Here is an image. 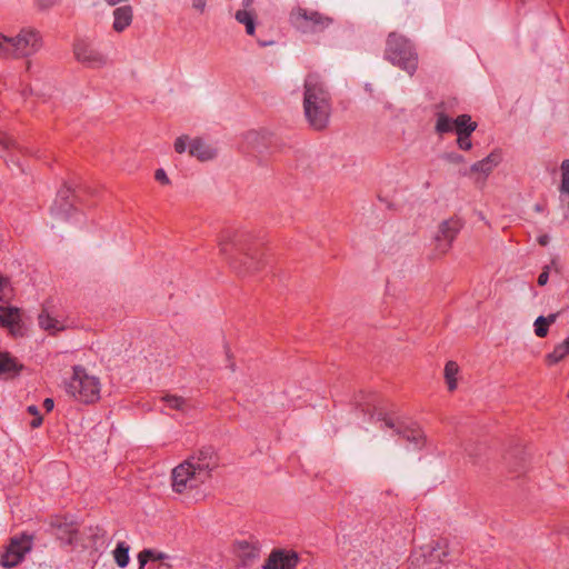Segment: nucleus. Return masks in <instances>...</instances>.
I'll use <instances>...</instances> for the list:
<instances>
[{"label": "nucleus", "mask_w": 569, "mask_h": 569, "mask_svg": "<svg viewBox=\"0 0 569 569\" xmlns=\"http://www.w3.org/2000/svg\"><path fill=\"white\" fill-rule=\"evenodd\" d=\"M220 254L240 277H247L261 270L264 266V249L261 243L240 230L226 229L218 238Z\"/></svg>", "instance_id": "f257e3e1"}, {"label": "nucleus", "mask_w": 569, "mask_h": 569, "mask_svg": "<svg viewBox=\"0 0 569 569\" xmlns=\"http://www.w3.org/2000/svg\"><path fill=\"white\" fill-rule=\"evenodd\" d=\"M218 457L211 446L193 451L171 470V488L178 495H187L199 489L212 477L218 467Z\"/></svg>", "instance_id": "f03ea898"}, {"label": "nucleus", "mask_w": 569, "mask_h": 569, "mask_svg": "<svg viewBox=\"0 0 569 569\" xmlns=\"http://www.w3.org/2000/svg\"><path fill=\"white\" fill-rule=\"evenodd\" d=\"M332 110L331 96L322 79L317 73H309L305 80L303 111L309 126L317 130H325L330 120Z\"/></svg>", "instance_id": "7ed1b4c3"}, {"label": "nucleus", "mask_w": 569, "mask_h": 569, "mask_svg": "<svg viewBox=\"0 0 569 569\" xmlns=\"http://www.w3.org/2000/svg\"><path fill=\"white\" fill-rule=\"evenodd\" d=\"M101 385L96 376H91L81 366H74L72 376L66 381V392L82 403H93L100 398Z\"/></svg>", "instance_id": "20e7f679"}, {"label": "nucleus", "mask_w": 569, "mask_h": 569, "mask_svg": "<svg viewBox=\"0 0 569 569\" xmlns=\"http://www.w3.org/2000/svg\"><path fill=\"white\" fill-rule=\"evenodd\" d=\"M385 58L409 74H413L418 68V53L412 42L395 32L388 36Z\"/></svg>", "instance_id": "39448f33"}, {"label": "nucleus", "mask_w": 569, "mask_h": 569, "mask_svg": "<svg viewBox=\"0 0 569 569\" xmlns=\"http://www.w3.org/2000/svg\"><path fill=\"white\" fill-rule=\"evenodd\" d=\"M289 20L292 27L303 34L321 33L335 22L332 17L303 7L293 8Z\"/></svg>", "instance_id": "423d86ee"}, {"label": "nucleus", "mask_w": 569, "mask_h": 569, "mask_svg": "<svg viewBox=\"0 0 569 569\" xmlns=\"http://www.w3.org/2000/svg\"><path fill=\"white\" fill-rule=\"evenodd\" d=\"M10 38L13 59L30 58L38 53L43 46L40 31L33 27H23Z\"/></svg>", "instance_id": "0eeeda50"}, {"label": "nucleus", "mask_w": 569, "mask_h": 569, "mask_svg": "<svg viewBox=\"0 0 569 569\" xmlns=\"http://www.w3.org/2000/svg\"><path fill=\"white\" fill-rule=\"evenodd\" d=\"M448 545L446 540H439L433 545L420 548L419 551L412 552L410 556L411 565L422 569H440L441 565L447 561Z\"/></svg>", "instance_id": "6e6552de"}, {"label": "nucleus", "mask_w": 569, "mask_h": 569, "mask_svg": "<svg viewBox=\"0 0 569 569\" xmlns=\"http://www.w3.org/2000/svg\"><path fill=\"white\" fill-rule=\"evenodd\" d=\"M462 227L463 220L457 216L443 220L439 224L438 231L433 238L436 243L435 250L437 254L442 256L450 250Z\"/></svg>", "instance_id": "1a4fd4ad"}, {"label": "nucleus", "mask_w": 569, "mask_h": 569, "mask_svg": "<svg viewBox=\"0 0 569 569\" xmlns=\"http://www.w3.org/2000/svg\"><path fill=\"white\" fill-rule=\"evenodd\" d=\"M32 539L30 536L21 535L11 538L4 552L1 555L0 565L4 568H13L18 566L24 558L26 553L31 550Z\"/></svg>", "instance_id": "9d476101"}, {"label": "nucleus", "mask_w": 569, "mask_h": 569, "mask_svg": "<svg viewBox=\"0 0 569 569\" xmlns=\"http://www.w3.org/2000/svg\"><path fill=\"white\" fill-rule=\"evenodd\" d=\"M77 61L89 68H100L107 63V58L86 40H77L73 46Z\"/></svg>", "instance_id": "9b49d317"}, {"label": "nucleus", "mask_w": 569, "mask_h": 569, "mask_svg": "<svg viewBox=\"0 0 569 569\" xmlns=\"http://www.w3.org/2000/svg\"><path fill=\"white\" fill-rule=\"evenodd\" d=\"M378 420H381L386 428L393 429L397 435L412 443L415 448L420 449L425 445V436L418 426L396 425L391 418L382 416L381 413H379Z\"/></svg>", "instance_id": "f8f14e48"}, {"label": "nucleus", "mask_w": 569, "mask_h": 569, "mask_svg": "<svg viewBox=\"0 0 569 569\" xmlns=\"http://www.w3.org/2000/svg\"><path fill=\"white\" fill-rule=\"evenodd\" d=\"M299 555L293 550L274 549L267 558L263 569H296Z\"/></svg>", "instance_id": "ddd939ff"}, {"label": "nucleus", "mask_w": 569, "mask_h": 569, "mask_svg": "<svg viewBox=\"0 0 569 569\" xmlns=\"http://www.w3.org/2000/svg\"><path fill=\"white\" fill-rule=\"evenodd\" d=\"M71 193L72 191L69 187H63L58 191L57 198L51 208V212L58 219L67 220L71 216V212L74 210L73 203L69 201Z\"/></svg>", "instance_id": "4468645a"}, {"label": "nucleus", "mask_w": 569, "mask_h": 569, "mask_svg": "<svg viewBox=\"0 0 569 569\" xmlns=\"http://www.w3.org/2000/svg\"><path fill=\"white\" fill-rule=\"evenodd\" d=\"M189 153L200 161H208L216 157V150L202 139L194 138L189 142Z\"/></svg>", "instance_id": "2eb2a0df"}, {"label": "nucleus", "mask_w": 569, "mask_h": 569, "mask_svg": "<svg viewBox=\"0 0 569 569\" xmlns=\"http://www.w3.org/2000/svg\"><path fill=\"white\" fill-rule=\"evenodd\" d=\"M113 24L112 28L117 32H122L124 29H127L133 18V11L131 6H122L113 11Z\"/></svg>", "instance_id": "dca6fc26"}, {"label": "nucleus", "mask_w": 569, "mask_h": 569, "mask_svg": "<svg viewBox=\"0 0 569 569\" xmlns=\"http://www.w3.org/2000/svg\"><path fill=\"white\" fill-rule=\"evenodd\" d=\"M20 313L18 308L0 306V323L10 329L13 335L19 330Z\"/></svg>", "instance_id": "f3484780"}, {"label": "nucleus", "mask_w": 569, "mask_h": 569, "mask_svg": "<svg viewBox=\"0 0 569 569\" xmlns=\"http://www.w3.org/2000/svg\"><path fill=\"white\" fill-rule=\"evenodd\" d=\"M569 356V336L560 343L555 346L553 350L545 356L548 366H553Z\"/></svg>", "instance_id": "a211bd4d"}, {"label": "nucleus", "mask_w": 569, "mask_h": 569, "mask_svg": "<svg viewBox=\"0 0 569 569\" xmlns=\"http://www.w3.org/2000/svg\"><path fill=\"white\" fill-rule=\"evenodd\" d=\"M499 162H500V157L492 152L489 156H487L485 159L475 162L470 167V170L472 172H481L485 176H488L493 170V168L498 166Z\"/></svg>", "instance_id": "6ab92c4d"}, {"label": "nucleus", "mask_w": 569, "mask_h": 569, "mask_svg": "<svg viewBox=\"0 0 569 569\" xmlns=\"http://www.w3.org/2000/svg\"><path fill=\"white\" fill-rule=\"evenodd\" d=\"M453 132L457 136L472 133L477 129V122L472 121L469 114H460L455 119Z\"/></svg>", "instance_id": "aec40b11"}, {"label": "nucleus", "mask_w": 569, "mask_h": 569, "mask_svg": "<svg viewBox=\"0 0 569 569\" xmlns=\"http://www.w3.org/2000/svg\"><path fill=\"white\" fill-rule=\"evenodd\" d=\"M160 399L167 405L169 409L177 410L180 412H187L192 408L191 403L180 396L166 395Z\"/></svg>", "instance_id": "412c9836"}, {"label": "nucleus", "mask_w": 569, "mask_h": 569, "mask_svg": "<svg viewBox=\"0 0 569 569\" xmlns=\"http://www.w3.org/2000/svg\"><path fill=\"white\" fill-rule=\"evenodd\" d=\"M455 119L450 118L443 111L436 113L435 131L437 134L442 136L445 133L453 132Z\"/></svg>", "instance_id": "4be33fe9"}, {"label": "nucleus", "mask_w": 569, "mask_h": 569, "mask_svg": "<svg viewBox=\"0 0 569 569\" xmlns=\"http://www.w3.org/2000/svg\"><path fill=\"white\" fill-rule=\"evenodd\" d=\"M7 151L10 153L28 152V150L26 148H22L16 140H13L6 132L0 130V154H2L3 152H7Z\"/></svg>", "instance_id": "5701e85b"}, {"label": "nucleus", "mask_w": 569, "mask_h": 569, "mask_svg": "<svg viewBox=\"0 0 569 569\" xmlns=\"http://www.w3.org/2000/svg\"><path fill=\"white\" fill-rule=\"evenodd\" d=\"M557 317L558 313H551L548 317L539 316L533 323L536 336L545 338L548 335L549 326L556 322Z\"/></svg>", "instance_id": "b1692460"}, {"label": "nucleus", "mask_w": 569, "mask_h": 569, "mask_svg": "<svg viewBox=\"0 0 569 569\" xmlns=\"http://www.w3.org/2000/svg\"><path fill=\"white\" fill-rule=\"evenodd\" d=\"M130 547L124 541H119L112 551L113 559L120 568H126L130 561L129 557Z\"/></svg>", "instance_id": "393cba45"}, {"label": "nucleus", "mask_w": 569, "mask_h": 569, "mask_svg": "<svg viewBox=\"0 0 569 569\" xmlns=\"http://www.w3.org/2000/svg\"><path fill=\"white\" fill-rule=\"evenodd\" d=\"M166 558L167 556L163 552L153 549H143L138 553L139 569H144V566L149 561H161Z\"/></svg>", "instance_id": "a878e982"}, {"label": "nucleus", "mask_w": 569, "mask_h": 569, "mask_svg": "<svg viewBox=\"0 0 569 569\" xmlns=\"http://www.w3.org/2000/svg\"><path fill=\"white\" fill-rule=\"evenodd\" d=\"M234 18H236V20L239 23L244 24L246 32L249 36H253L254 34L256 23H254V17H253L251 11H249V10H238L236 12Z\"/></svg>", "instance_id": "bb28decb"}, {"label": "nucleus", "mask_w": 569, "mask_h": 569, "mask_svg": "<svg viewBox=\"0 0 569 569\" xmlns=\"http://www.w3.org/2000/svg\"><path fill=\"white\" fill-rule=\"evenodd\" d=\"M459 372V366L455 361H448L445 366V379L449 391H453L457 388V375Z\"/></svg>", "instance_id": "cd10ccee"}, {"label": "nucleus", "mask_w": 569, "mask_h": 569, "mask_svg": "<svg viewBox=\"0 0 569 569\" xmlns=\"http://www.w3.org/2000/svg\"><path fill=\"white\" fill-rule=\"evenodd\" d=\"M39 325L46 331L54 332L62 329L60 322L50 317L44 310L39 315Z\"/></svg>", "instance_id": "c85d7f7f"}, {"label": "nucleus", "mask_w": 569, "mask_h": 569, "mask_svg": "<svg viewBox=\"0 0 569 569\" xmlns=\"http://www.w3.org/2000/svg\"><path fill=\"white\" fill-rule=\"evenodd\" d=\"M18 370L17 360L8 352H0V373L17 372Z\"/></svg>", "instance_id": "c756f323"}, {"label": "nucleus", "mask_w": 569, "mask_h": 569, "mask_svg": "<svg viewBox=\"0 0 569 569\" xmlns=\"http://www.w3.org/2000/svg\"><path fill=\"white\" fill-rule=\"evenodd\" d=\"M11 38L0 32V59H13L11 49Z\"/></svg>", "instance_id": "7c9ffc66"}, {"label": "nucleus", "mask_w": 569, "mask_h": 569, "mask_svg": "<svg viewBox=\"0 0 569 569\" xmlns=\"http://www.w3.org/2000/svg\"><path fill=\"white\" fill-rule=\"evenodd\" d=\"M472 133H463L461 136H457V144L459 149L468 151L472 148L471 137Z\"/></svg>", "instance_id": "2f4dec72"}, {"label": "nucleus", "mask_w": 569, "mask_h": 569, "mask_svg": "<svg viewBox=\"0 0 569 569\" xmlns=\"http://www.w3.org/2000/svg\"><path fill=\"white\" fill-rule=\"evenodd\" d=\"M189 138L187 136L178 137L174 141V150L178 153H183L187 150Z\"/></svg>", "instance_id": "473e14b6"}, {"label": "nucleus", "mask_w": 569, "mask_h": 569, "mask_svg": "<svg viewBox=\"0 0 569 569\" xmlns=\"http://www.w3.org/2000/svg\"><path fill=\"white\" fill-rule=\"evenodd\" d=\"M154 179L162 183V184H169L170 180L163 169H157L154 172Z\"/></svg>", "instance_id": "72a5a7b5"}, {"label": "nucleus", "mask_w": 569, "mask_h": 569, "mask_svg": "<svg viewBox=\"0 0 569 569\" xmlns=\"http://www.w3.org/2000/svg\"><path fill=\"white\" fill-rule=\"evenodd\" d=\"M549 280V268H546L538 277L537 284H547Z\"/></svg>", "instance_id": "f704fd0d"}, {"label": "nucleus", "mask_w": 569, "mask_h": 569, "mask_svg": "<svg viewBox=\"0 0 569 569\" xmlns=\"http://www.w3.org/2000/svg\"><path fill=\"white\" fill-rule=\"evenodd\" d=\"M206 2L207 0H192V7L202 13L206 9Z\"/></svg>", "instance_id": "c9c22d12"}, {"label": "nucleus", "mask_w": 569, "mask_h": 569, "mask_svg": "<svg viewBox=\"0 0 569 569\" xmlns=\"http://www.w3.org/2000/svg\"><path fill=\"white\" fill-rule=\"evenodd\" d=\"M54 407V402L51 398H46L44 401H43V408L46 409V411H51Z\"/></svg>", "instance_id": "e433bc0d"}, {"label": "nucleus", "mask_w": 569, "mask_h": 569, "mask_svg": "<svg viewBox=\"0 0 569 569\" xmlns=\"http://www.w3.org/2000/svg\"><path fill=\"white\" fill-rule=\"evenodd\" d=\"M41 423H42V417L39 415L33 418V420L31 421L30 425L32 428H38L41 426Z\"/></svg>", "instance_id": "4c0bfd02"}, {"label": "nucleus", "mask_w": 569, "mask_h": 569, "mask_svg": "<svg viewBox=\"0 0 569 569\" xmlns=\"http://www.w3.org/2000/svg\"><path fill=\"white\" fill-rule=\"evenodd\" d=\"M38 2L42 8H49L53 6L54 0H38Z\"/></svg>", "instance_id": "58836bf2"}, {"label": "nucleus", "mask_w": 569, "mask_h": 569, "mask_svg": "<svg viewBox=\"0 0 569 569\" xmlns=\"http://www.w3.org/2000/svg\"><path fill=\"white\" fill-rule=\"evenodd\" d=\"M448 159H449V160H451V161H453V162H460V161H462V157H461L460 154H453V153H452V154H449V156H448Z\"/></svg>", "instance_id": "ea45409f"}, {"label": "nucleus", "mask_w": 569, "mask_h": 569, "mask_svg": "<svg viewBox=\"0 0 569 569\" xmlns=\"http://www.w3.org/2000/svg\"><path fill=\"white\" fill-rule=\"evenodd\" d=\"M28 411H29V413H31L34 417L39 416V410H38V408L36 406H29L28 407Z\"/></svg>", "instance_id": "a19ab883"}, {"label": "nucleus", "mask_w": 569, "mask_h": 569, "mask_svg": "<svg viewBox=\"0 0 569 569\" xmlns=\"http://www.w3.org/2000/svg\"><path fill=\"white\" fill-rule=\"evenodd\" d=\"M549 241V237L547 234L539 237V243L541 246H546Z\"/></svg>", "instance_id": "79ce46f5"}, {"label": "nucleus", "mask_w": 569, "mask_h": 569, "mask_svg": "<svg viewBox=\"0 0 569 569\" xmlns=\"http://www.w3.org/2000/svg\"><path fill=\"white\" fill-rule=\"evenodd\" d=\"M253 3V0H242L243 10H248Z\"/></svg>", "instance_id": "37998d69"}, {"label": "nucleus", "mask_w": 569, "mask_h": 569, "mask_svg": "<svg viewBox=\"0 0 569 569\" xmlns=\"http://www.w3.org/2000/svg\"><path fill=\"white\" fill-rule=\"evenodd\" d=\"M258 43H259L260 47H268V46L273 44L274 42L273 41L258 40Z\"/></svg>", "instance_id": "c03bdc74"}, {"label": "nucleus", "mask_w": 569, "mask_h": 569, "mask_svg": "<svg viewBox=\"0 0 569 569\" xmlns=\"http://www.w3.org/2000/svg\"><path fill=\"white\" fill-rule=\"evenodd\" d=\"M110 6H116L121 2H126L127 0H106Z\"/></svg>", "instance_id": "a18cd8bd"}, {"label": "nucleus", "mask_w": 569, "mask_h": 569, "mask_svg": "<svg viewBox=\"0 0 569 569\" xmlns=\"http://www.w3.org/2000/svg\"><path fill=\"white\" fill-rule=\"evenodd\" d=\"M8 283H9V279L6 276L0 273V284H8Z\"/></svg>", "instance_id": "49530a36"}, {"label": "nucleus", "mask_w": 569, "mask_h": 569, "mask_svg": "<svg viewBox=\"0 0 569 569\" xmlns=\"http://www.w3.org/2000/svg\"><path fill=\"white\" fill-rule=\"evenodd\" d=\"M535 210H536L537 212H542V211H543V207H542L541 204L537 203V204L535 206Z\"/></svg>", "instance_id": "de8ad7c7"}, {"label": "nucleus", "mask_w": 569, "mask_h": 569, "mask_svg": "<svg viewBox=\"0 0 569 569\" xmlns=\"http://www.w3.org/2000/svg\"><path fill=\"white\" fill-rule=\"evenodd\" d=\"M3 288H4V287H0V293L2 292ZM9 288L11 289L12 287H9Z\"/></svg>", "instance_id": "09e8293b"}]
</instances>
